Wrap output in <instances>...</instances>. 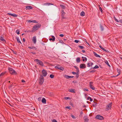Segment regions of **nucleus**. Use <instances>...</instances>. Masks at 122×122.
Segmentation results:
<instances>
[{
  "label": "nucleus",
  "mask_w": 122,
  "mask_h": 122,
  "mask_svg": "<svg viewBox=\"0 0 122 122\" xmlns=\"http://www.w3.org/2000/svg\"><path fill=\"white\" fill-rule=\"evenodd\" d=\"M41 26L40 25L37 24L34 26L32 28V32H34L38 29Z\"/></svg>",
  "instance_id": "obj_1"
},
{
  "label": "nucleus",
  "mask_w": 122,
  "mask_h": 122,
  "mask_svg": "<svg viewBox=\"0 0 122 122\" xmlns=\"http://www.w3.org/2000/svg\"><path fill=\"white\" fill-rule=\"evenodd\" d=\"M39 84L41 85H42L44 81V78L42 75H40V77L39 78Z\"/></svg>",
  "instance_id": "obj_2"
},
{
  "label": "nucleus",
  "mask_w": 122,
  "mask_h": 122,
  "mask_svg": "<svg viewBox=\"0 0 122 122\" xmlns=\"http://www.w3.org/2000/svg\"><path fill=\"white\" fill-rule=\"evenodd\" d=\"M9 72L10 74L12 75H14V74H17L16 71L12 68H9Z\"/></svg>",
  "instance_id": "obj_3"
},
{
  "label": "nucleus",
  "mask_w": 122,
  "mask_h": 122,
  "mask_svg": "<svg viewBox=\"0 0 122 122\" xmlns=\"http://www.w3.org/2000/svg\"><path fill=\"white\" fill-rule=\"evenodd\" d=\"M112 104V102H111L107 105L106 106V110H108L111 109Z\"/></svg>",
  "instance_id": "obj_4"
},
{
  "label": "nucleus",
  "mask_w": 122,
  "mask_h": 122,
  "mask_svg": "<svg viewBox=\"0 0 122 122\" xmlns=\"http://www.w3.org/2000/svg\"><path fill=\"white\" fill-rule=\"evenodd\" d=\"M35 61H36L38 63V64L41 66H43V63L41 61L38 59H36Z\"/></svg>",
  "instance_id": "obj_5"
},
{
  "label": "nucleus",
  "mask_w": 122,
  "mask_h": 122,
  "mask_svg": "<svg viewBox=\"0 0 122 122\" xmlns=\"http://www.w3.org/2000/svg\"><path fill=\"white\" fill-rule=\"evenodd\" d=\"M42 72L43 75L42 76L43 77H45L46 76L47 74V72L44 69L42 71Z\"/></svg>",
  "instance_id": "obj_6"
},
{
  "label": "nucleus",
  "mask_w": 122,
  "mask_h": 122,
  "mask_svg": "<svg viewBox=\"0 0 122 122\" xmlns=\"http://www.w3.org/2000/svg\"><path fill=\"white\" fill-rule=\"evenodd\" d=\"M55 68H57L62 71H63L64 70V68L62 67H61L59 65H57L55 67Z\"/></svg>",
  "instance_id": "obj_7"
},
{
  "label": "nucleus",
  "mask_w": 122,
  "mask_h": 122,
  "mask_svg": "<svg viewBox=\"0 0 122 122\" xmlns=\"http://www.w3.org/2000/svg\"><path fill=\"white\" fill-rule=\"evenodd\" d=\"M80 68L81 69H84L86 67V66L84 64H81L80 65Z\"/></svg>",
  "instance_id": "obj_8"
},
{
  "label": "nucleus",
  "mask_w": 122,
  "mask_h": 122,
  "mask_svg": "<svg viewBox=\"0 0 122 122\" xmlns=\"http://www.w3.org/2000/svg\"><path fill=\"white\" fill-rule=\"evenodd\" d=\"M96 117V118L99 120H102L103 119V117L102 116L99 115H97Z\"/></svg>",
  "instance_id": "obj_9"
},
{
  "label": "nucleus",
  "mask_w": 122,
  "mask_h": 122,
  "mask_svg": "<svg viewBox=\"0 0 122 122\" xmlns=\"http://www.w3.org/2000/svg\"><path fill=\"white\" fill-rule=\"evenodd\" d=\"M93 83V82L92 81H91L90 82V87L92 89L94 90L95 89V88L92 85Z\"/></svg>",
  "instance_id": "obj_10"
},
{
  "label": "nucleus",
  "mask_w": 122,
  "mask_h": 122,
  "mask_svg": "<svg viewBox=\"0 0 122 122\" xmlns=\"http://www.w3.org/2000/svg\"><path fill=\"white\" fill-rule=\"evenodd\" d=\"M27 21L28 23H30L31 22H33L35 23H37V22H36V21L35 20H27Z\"/></svg>",
  "instance_id": "obj_11"
},
{
  "label": "nucleus",
  "mask_w": 122,
  "mask_h": 122,
  "mask_svg": "<svg viewBox=\"0 0 122 122\" xmlns=\"http://www.w3.org/2000/svg\"><path fill=\"white\" fill-rule=\"evenodd\" d=\"M32 41L35 44L36 43V36H34L33 37L32 40Z\"/></svg>",
  "instance_id": "obj_12"
},
{
  "label": "nucleus",
  "mask_w": 122,
  "mask_h": 122,
  "mask_svg": "<svg viewBox=\"0 0 122 122\" xmlns=\"http://www.w3.org/2000/svg\"><path fill=\"white\" fill-rule=\"evenodd\" d=\"M61 16L62 17H63L65 14L63 10H61Z\"/></svg>",
  "instance_id": "obj_13"
},
{
  "label": "nucleus",
  "mask_w": 122,
  "mask_h": 122,
  "mask_svg": "<svg viewBox=\"0 0 122 122\" xmlns=\"http://www.w3.org/2000/svg\"><path fill=\"white\" fill-rule=\"evenodd\" d=\"M84 118L85 120V122H88V119L87 117L86 116H84Z\"/></svg>",
  "instance_id": "obj_14"
},
{
  "label": "nucleus",
  "mask_w": 122,
  "mask_h": 122,
  "mask_svg": "<svg viewBox=\"0 0 122 122\" xmlns=\"http://www.w3.org/2000/svg\"><path fill=\"white\" fill-rule=\"evenodd\" d=\"M46 100L44 98H43L42 100V102L43 103L45 104L46 103Z\"/></svg>",
  "instance_id": "obj_15"
},
{
  "label": "nucleus",
  "mask_w": 122,
  "mask_h": 122,
  "mask_svg": "<svg viewBox=\"0 0 122 122\" xmlns=\"http://www.w3.org/2000/svg\"><path fill=\"white\" fill-rule=\"evenodd\" d=\"M32 7L30 6H27L25 8L26 10L30 9H32Z\"/></svg>",
  "instance_id": "obj_16"
},
{
  "label": "nucleus",
  "mask_w": 122,
  "mask_h": 122,
  "mask_svg": "<svg viewBox=\"0 0 122 122\" xmlns=\"http://www.w3.org/2000/svg\"><path fill=\"white\" fill-rule=\"evenodd\" d=\"M0 40L3 42H5V39L2 37L1 36H0Z\"/></svg>",
  "instance_id": "obj_17"
},
{
  "label": "nucleus",
  "mask_w": 122,
  "mask_h": 122,
  "mask_svg": "<svg viewBox=\"0 0 122 122\" xmlns=\"http://www.w3.org/2000/svg\"><path fill=\"white\" fill-rule=\"evenodd\" d=\"M16 40L17 41V42L18 43H20V44H21V41H20L19 38L18 37H17L16 38Z\"/></svg>",
  "instance_id": "obj_18"
},
{
  "label": "nucleus",
  "mask_w": 122,
  "mask_h": 122,
  "mask_svg": "<svg viewBox=\"0 0 122 122\" xmlns=\"http://www.w3.org/2000/svg\"><path fill=\"white\" fill-rule=\"evenodd\" d=\"M80 58L79 57H77L76 58V61L77 62L79 63L80 62Z\"/></svg>",
  "instance_id": "obj_19"
},
{
  "label": "nucleus",
  "mask_w": 122,
  "mask_h": 122,
  "mask_svg": "<svg viewBox=\"0 0 122 122\" xmlns=\"http://www.w3.org/2000/svg\"><path fill=\"white\" fill-rule=\"evenodd\" d=\"M85 15V12L84 11H82L80 14V15L81 16H84Z\"/></svg>",
  "instance_id": "obj_20"
},
{
  "label": "nucleus",
  "mask_w": 122,
  "mask_h": 122,
  "mask_svg": "<svg viewBox=\"0 0 122 122\" xmlns=\"http://www.w3.org/2000/svg\"><path fill=\"white\" fill-rule=\"evenodd\" d=\"M60 6L61 7V8L63 9H65L66 8V6H65L64 5H60Z\"/></svg>",
  "instance_id": "obj_21"
},
{
  "label": "nucleus",
  "mask_w": 122,
  "mask_h": 122,
  "mask_svg": "<svg viewBox=\"0 0 122 122\" xmlns=\"http://www.w3.org/2000/svg\"><path fill=\"white\" fill-rule=\"evenodd\" d=\"M94 54L95 55V56L97 57H100V56L97 54V53L95 52H94Z\"/></svg>",
  "instance_id": "obj_22"
},
{
  "label": "nucleus",
  "mask_w": 122,
  "mask_h": 122,
  "mask_svg": "<svg viewBox=\"0 0 122 122\" xmlns=\"http://www.w3.org/2000/svg\"><path fill=\"white\" fill-rule=\"evenodd\" d=\"M74 90H75L74 89H71L69 91L71 92L75 93V92L74 91Z\"/></svg>",
  "instance_id": "obj_23"
},
{
  "label": "nucleus",
  "mask_w": 122,
  "mask_h": 122,
  "mask_svg": "<svg viewBox=\"0 0 122 122\" xmlns=\"http://www.w3.org/2000/svg\"><path fill=\"white\" fill-rule=\"evenodd\" d=\"M5 73L3 72L1 73L0 75V78H1L2 76H3L5 74Z\"/></svg>",
  "instance_id": "obj_24"
},
{
  "label": "nucleus",
  "mask_w": 122,
  "mask_h": 122,
  "mask_svg": "<svg viewBox=\"0 0 122 122\" xmlns=\"http://www.w3.org/2000/svg\"><path fill=\"white\" fill-rule=\"evenodd\" d=\"M99 66L97 65L93 67V69H96L97 68H99Z\"/></svg>",
  "instance_id": "obj_25"
},
{
  "label": "nucleus",
  "mask_w": 122,
  "mask_h": 122,
  "mask_svg": "<svg viewBox=\"0 0 122 122\" xmlns=\"http://www.w3.org/2000/svg\"><path fill=\"white\" fill-rule=\"evenodd\" d=\"M114 20H115L117 22H119V21H118V20L114 16Z\"/></svg>",
  "instance_id": "obj_26"
},
{
  "label": "nucleus",
  "mask_w": 122,
  "mask_h": 122,
  "mask_svg": "<svg viewBox=\"0 0 122 122\" xmlns=\"http://www.w3.org/2000/svg\"><path fill=\"white\" fill-rule=\"evenodd\" d=\"M100 28L102 31H103L104 30V28L101 25H100Z\"/></svg>",
  "instance_id": "obj_27"
},
{
  "label": "nucleus",
  "mask_w": 122,
  "mask_h": 122,
  "mask_svg": "<svg viewBox=\"0 0 122 122\" xmlns=\"http://www.w3.org/2000/svg\"><path fill=\"white\" fill-rule=\"evenodd\" d=\"M105 63L108 66H110L109 64L108 61H105Z\"/></svg>",
  "instance_id": "obj_28"
},
{
  "label": "nucleus",
  "mask_w": 122,
  "mask_h": 122,
  "mask_svg": "<svg viewBox=\"0 0 122 122\" xmlns=\"http://www.w3.org/2000/svg\"><path fill=\"white\" fill-rule=\"evenodd\" d=\"M32 49H33L34 50H36L37 48L33 46L32 47Z\"/></svg>",
  "instance_id": "obj_29"
},
{
  "label": "nucleus",
  "mask_w": 122,
  "mask_h": 122,
  "mask_svg": "<svg viewBox=\"0 0 122 122\" xmlns=\"http://www.w3.org/2000/svg\"><path fill=\"white\" fill-rule=\"evenodd\" d=\"M16 33L18 34L19 35L20 34V31L19 30H17L16 31Z\"/></svg>",
  "instance_id": "obj_30"
},
{
  "label": "nucleus",
  "mask_w": 122,
  "mask_h": 122,
  "mask_svg": "<svg viewBox=\"0 0 122 122\" xmlns=\"http://www.w3.org/2000/svg\"><path fill=\"white\" fill-rule=\"evenodd\" d=\"M78 47L80 48L81 49H83L84 48V47L82 46H79Z\"/></svg>",
  "instance_id": "obj_31"
},
{
  "label": "nucleus",
  "mask_w": 122,
  "mask_h": 122,
  "mask_svg": "<svg viewBox=\"0 0 122 122\" xmlns=\"http://www.w3.org/2000/svg\"><path fill=\"white\" fill-rule=\"evenodd\" d=\"M49 40L50 41L52 40V41H55V40L54 38H50L49 39Z\"/></svg>",
  "instance_id": "obj_32"
},
{
  "label": "nucleus",
  "mask_w": 122,
  "mask_h": 122,
  "mask_svg": "<svg viewBox=\"0 0 122 122\" xmlns=\"http://www.w3.org/2000/svg\"><path fill=\"white\" fill-rule=\"evenodd\" d=\"M50 77L51 78H54V76L52 74H51L50 75Z\"/></svg>",
  "instance_id": "obj_33"
},
{
  "label": "nucleus",
  "mask_w": 122,
  "mask_h": 122,
  "mask_svg": "<svg viewBox=\"0 0 122 122\" xmlns=\"http://www.w3.org/2000/svg\"><path fill=\"white\" fill-rule=\"evenodd\" d=\"M12 16L14 17H16L17 16V15L15 14H13Z\"/></svg>",
  "instance_id": "obj_34"
},
{
  "label": "nucleus",
  "mask_w": 122,
  "mask_h": 122,
  "mask_svg": "<svg viewBox=\"0 0 122 122\" xmlns=\"http://www.w3.org/2000/svg\"><path fill=\"white\" fill-rule=\"evenodd\" d=\"M66 108L67 109H70L71 108V107H66Z\"/></svg>",
  "instance_id": "obj_35"
},
{
  "label": "nucleus",
  "mask_w": 122,
  "mask_h": 122,
  "mask_svg": "<svg viewBox=\"0 0 122 122\" xmlns=\"http://www.w3.org/2000/svg\"><path fill=\"white\" fill-rule=\"evenodd\" d=\"M102 50L103 51L107 52H108V51L106 49L104 48H103Z\"/></svg>",
  "instance_id": "obj_36"
},
{
  "label": "nucleus",
  "mask_w": 122,
  "mask_h": 122,
  "mask_svg": "<svg viewBox=\"0 0 122 122\" xmlns=\"http://www.w3.org/2000/svg\"><path fill=\"white\" fill-rule=\"evenodd\" d=\"M76 71L77 72V73H79V69L78 68H77V69H76Z\"/></svg>",
  "instance_id": "obj_37"
},
{
  "label": "nucleus",
  "mask_w": 122,
  "mask_h": 122,
  "mask_svg": "<svg viewBox=\"0 0 122 122\" xmlns=\"http://www.w3.org/2000/svg\"><path fill=\"white\" fill-rule=\"evenodd\" d=\"M99 10H100L102 12V10L101 7H100L99 8Z\"/></svg>",
  "instance_id": "obj_38"
},
{
  "label": "nucleus",
  "mask_w": 122,
  "mask_h": 122,
  "mask_svg": "<svg viewBox=\"0 0 122 122\" xmlns=\"http://www.w3.org/2000/svg\"><path fill=\"white\" fill-rule=\"evenodd\" d=\"M76 77L77 78L79 76V73H77L76 74Z\"/></svg>",
  "instance_id": "obj_39"
},
{
  "label": "nucleus",
  "mask_w": 122,
  "mask_h": 122,
  "mask_svg": "<svg viewBox=\"0 0 122 122\" xmlns=\"http://www.w3.org/2000/svg\"><path fill=\"white\" fill-rule=\"evenodd\" d=\"M95 71L94 70H92V71H89V72H90V73H93V72H94Z\"/></svg>",
  "instance_id": "obj_40"
},
{
  "label": "nucleus",
  "mask_w": 122,
  "mask_h": 122,
  "mask_svg": "<svg viewBox=\"0 0 122 122\" xmlns=\"http://www.w3.org/2000/svg\"><path fill=\"white\" fill-rule=\"evenodd\" d=\"M71 116L73 118H76V117H75L74 116H73L72 115H71Z\"/></svg>",
  "instance_id": "obj_41"
},
{
  "label": "nucleus",
  "mask_w": 122,
  "mask_h": 122,
  "mask_svg": "<svg viewBox=\"0 0 122 122\" xmlns=\"http://www.w3.org/2000/svg\"><path fill=\"white\" fill-rule=\"evenodd\" d=\"M87 66L88 67H90V63H88L87 64Z\"/></svg>",
  "instance_id": "obj_42"
},
{
  "label": "nucleus",
  "mask_w": 122,
  "mask_h": 122,
  "mask_svg": "<svg viewBox=\"0 0 122 122\" xmlns=\"http://www.w3.org/2000/svg\"><path fill=\"white\" fill-rule=\"evenodd\" d=\"M79 41L77 40H75L74 41V42L76 43H78Z\"/></svg>",
  "instance_id": "obj_43"
},
{
  "label": "nucleus",
  "mask_w": 122,
  "mask_h": 122,
  "mask_svg": "<svg viewBox=\"0 0 122 122\" xmlns=\"http://www.w3.org/2000/svg\"><path fill=\"white\" fill-rule=\"evenodd\" d=\"M7 15H10L12 16L13 14H11V13H8L7 14Z\"/></svg>",
  "instance_id": "obj_44"
},
{
  "label": "nucleus",
  "mask_w": 122,
  "mask_h": 122,
  "mask_svg": "<svg viewBox=\"0 0 122 122\" xmlns=\"http://www.w3.org/2000/svg\"><path fill=\"white\" fill-rule=\"evenodd\" d=\"M72 73L74 75H75V74H76L77 73L75 72H72Z\"/></svg>",
  "instance_id": "obj_45"
},
{
  "label": "nucleus",
  "mask_w": 122,
  "mask_h": 122,
  "mask_svg": "<svg viewBox=\"0 0 122 122\" xmlns=\"http://www.w3.org/2000/svg\"><path fill=\"white\" fill-rule=\"evenodd\" d=\"M117 71L119 73L120 72V70L118 69H117Z\"/></svg>",
  "instance_id": "obj_46"
},
{
  "label": "nucleus",
  "mask_w": 122,
  "mask_h": 122,
  "mask_svg": "<svg viewBox=\"0 0 122 122\" xmlns=\"http://www.w3.org/2000/svg\"><path fill=\"white\" fill-rule=\"evenodd\" d=\"M69 76H65V77L67 78V79H69Z\"/></svg>",
  "instance_id": "obj_47"
},
{
  "label": "nucleus",
  "mask_w": 122,
  "mask_h": 122,
  "mask_svg": "<svg viewBox=\"0 0 122 122\" xmlns=\"http://www.w3.org/2000/svg\"><path fill=\"white\" fill-rule=\"evenodd\" d=\"M85 42H86V43L88 45H89V44L87 42V40L86 39H85Z\"/></svg>",
  "instance_id": "obj_48"
},
{
  "label": "nucleus",
  "mask_w": 122,
  "mask_h": 122,
  "mask_svg": "<svg viewBox=\"0 0 122 122\" xmlns=\"http://www.w3.org/2000/svg\"><path fill=\"white\" fill-rule=\"evenodd\" d=\"M59 36L61 37H63L64 36V35L62 34H61Z\"/></svg>",
  "instance_id": "obj_49"
},
{
  "label": "nucleus",
  "mask_w": 122,
  "mask_h": 122,
  "mask_svg": "<svg viewBox=\"0 0 122 122\" xmlns=\"http://www.w3.org/2000/svg\"><path fill=\"white\" fill-rule=\"evenodd\" d=\"M65 99L66 100L68 99H69V97H65Z\"/></svg>",
  "instance_id": "obj_50"
},
{
  "label": "nucleus",
  "mask_w": 122,
  "mask_h": 122,
  "mask_svg": "<svg viewBox=\"0 0 122 122\" xmlns=\"http://www.w3.org/2000/svg\"><path fill=\"white\" fill-rule=\"evenodd\" d=\"M93 101V99L90 97V101L91 102H92Z\"/></svg>",
  "instance_id": "obj_51"
},
{
  "label": "nucleus",
  "mask_w": 122,
  "mask_h": 122,
  "mask_svg": "<svg viewBox=\"0 0 122 122\" xmlns=\"http://www.w3.org/2000/svg\"><path fill=\"white\" fill-rule=\"evenodd\" d=\"M69 78H73L74 77V76H69Z\"/></svg>",
  "instance_id": "obj_52"
},
{
  "label": "nucleus",
  "mask_w": 122,
  "mask_h": 122,
  "mask_svg": "<svg viewBox=\"0 0 122 122\" xmlns=\"http://www.w3.org/2000/svg\"><path fill=\"white\" fill-rule=\"evenodd\" d=\"M119 21L120 23H122V20H119Z\"/></svg>",
  "instance_id": "obj_53"
},
{
  "label": "nucleus",
  "mask_w": 122,
  "mask_h": 122,
  "mask_svg": "<svg viewBox=\"0 0 122 122\" xmlns=\"http://www.w3.org/2000/svg\"><path fill=\"white\" fill-rule=\"evenodd\" d=\"M99 47L102 49L103 48L101 46H99Z\"/></svg>",
  "instance_id": "obj_54"
},
{
  "label": "nucleus",
  "mask_w": 122,
  "mask_h": 122,
  "mask_svg": "<svg viewBox=\"0 0 122 122\" xmlns=\"http://www.w3.org/2000/svg\"><path fill=\"white\" fill-rule=\"evenodd\" d=\"M52 122H57L54 119L52 121Z\"/></svg>",
  "instance_id": "obj_55"
},
{
  "label": "nucleus",
  "mask_w": 122,
  "mask_h": 122,
  "mask_svg": "<svg viewBox=\"0 0 122 122\" xmlns=\"http://www.w3.org/2000/svg\"><path fill=\"white\" fill-rule=\"evenodd\" d=\"M47 4L48 5H52L51 3H47Z\"/></svg>",
  "instance_id": "obj_56"
},
{
  "label": "nucleus",
  "mask_w": 122,
  "mask_h": 122,
  "mask_svg": "<svg viewBox=\"0 0 122 122\" xmlns=\"http://www.w3.org/2000/svg\"><path fill=\"white\" fill-rule=\"evenodd\" d=\"M74 67L76 69H77V68H78V67L77 66H74Z\"/></svg>",
  "instance_id": "obj_57"
},
{
  "label": "nucleus",
  "mask_w": 122,
  "mask_h": 122,
  "mask_svg": "<svg viewBox=\"0 0 122 122\" xmlns=\"http://www.w3.org/2000/svg\"><path fill=\"white\" fill-rule=\"evenodd\" d=\"M93 63L92 62H91V63L90 66H92V65H93Z\"/></svg>",
  "instance_id": "obj_58"
},
{
  "label": "nucleus",
  "mask_w": 122,
  "mask_h": 122,
  "mask_svg": "<svg viewBox=\"0 0 122 122\" xmlns=\"http://www.w3.org/2000/svg\"><path fill=\"white\" fill-rule=\"evenodd\" d=\"M51 37L52 38H54V39H55V36H51Z\"/></svg>",
  "instance_id": "obj_59"
},
{
  "label": "nucleus",
  "mask_w": 122,
  "mask_h": 122,
  "mask_svg": "<svg viewBox=\"0 0 122 122\" xmlns=\"http://www.w3.org/2000/svg\"><path fill=\"white\" fill-rule=\"evenodd\" d=\"M21 81L22 82H25V81L23 80H22Z\"/></svg>",
  "instance_id": "obj_60"
},
{
  "label": "nucleus",
  "mask_w": 122,
  "mask_h": 122,
  "mask_svg": "<svg viewBox=\"0 0 122 122\" xmlns=\"http://www.w3.org/2000/svg\"><path fill=\"white\" fill-rule=\"evenodd\" d=\"M31 53H32V54H36V53L35 52H31Z\"/></svg>",
  "instance_id": "obj_61"
},
{
  "label": "nucleus",
  "mask_w": 122,
  "mask_h": 122,
  "mask_svg": "<svg viewBox=\"0 0 122 122\" xmlns=\"http://www.w3.org/2000/svg\"><path fill=\"white\" fill-rule=\"evenodd\" d=\"M84 90H85L87 91H88V90L87 89H85Z\"/></svg>",
  "instance_id": "obj_62"
},
{
  "label": "nucleus",
  "mask_w": 122,
  "mask_h": 122,
  "mask_svg": "<svg viewBox=\"0 0 122 122\" xmlns=\"http://www.w3.org/2000/svg\"><path fill=\"white\" fill-rule=\"evenodd\" d=\"M90 97H88L87 98V100H89V99H90Z\"/></svg>",
  "instance_id": "obj_63"
},
{
  "label": "nucleus",
  "mask_w": 122,
  "mask_h": 122,
  "mask_svg": "<svg viewBox=\"0 0 122 122\" xmlns=\"http://www.w3.org/2000/svg\"><path fill=\"white\" fill-rule=\"evenodd\" d=\"M32 47H30L29 46L28 47V48H29L30 49H32Z\"/></svg>",
  "instance_id": "obj_64"
}]
</instances>
